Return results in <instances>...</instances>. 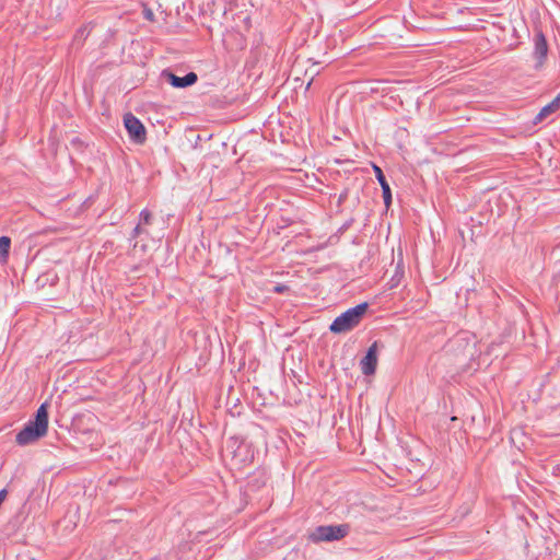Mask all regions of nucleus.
<instances>
[{
  "label": "nucleus",
  "instance_id": "nucleus-1",
  "mask_svg": "<svg viewBox=\"0 0 560 560\" xmlns=\"http://www.w3.org/2000/svg\"><path fill=\"white\" fill-rule=\"evenodd\" d=\"M369 304L360 303L337 316L329 326V330L334 334H343L355 328L363 319L368 312Z\"/></svg>",
  "mask_w": 560,
  "mask_h": 560
},
{
  "label": "nucleus",
  "instance_id": "nucleus-2",
  "mask_svg": "<svg viewBox=\"0 0 560 560\" xmlns=\"http://www.w3.org/2000/svg\"><path fill=\"white\" fill-rule=\"evenodd\" d=\"M350 532L349 524L320 525L315 527L307 536V539L314 544L323 541H336L345 538Z\"/></svg>",
  "mask_w": 560,
  "mask_h": 560
},
{
  "label": "nucleus",
  "instance_id": "nucleus-3",
  "mask_svg": "<svg viewBox=\"0 0 560 560\" xmlns=\"http://www.w3.org/2000/svg\"><path fill=\"white\" fill-rule=\"evenodd\" d=\"M124 125L129 139L136 144H143L147 141V130L144 125L132 113L124 116Z\"/></svg>",
  "mask_w": 560,
  "mask_h": 560
},
{
  "label": "nucleus",
  "instance_id": "nucleus-4",
  "mask_svg": "<svg viewBox=\"0 0 560 560\" xmlns=\"http://www.w3.org/2000/svg\"><path fill=\"white\" fill-rule=\"evenodd\" d=\"M161 78L168 82L173 88L185 89L194 85L198 81V75L195 72H188L184 77H178L171 70L165 69L161 73Z\"/></svg>",
  "mask_w": 560,
  "mask_h": 560
},
{
  "label": "nucleus",
  "instance_id": "nucleus-5",
  "mask_svg": "<svg viewBox=\"0 0 560 560\" xmlns=\"http://www.w3.org/2000/svg\"><path fill=\"white\" fill-rule=\"evenodd\" d=\"M377 341H374L360 361L361 371L364 375H373L377 366Z\"/></svg>",
  "mask_w": 560,
  "mask_h": 560
},
{
  "label": "nucleus",
  "instance_id": "nucleus-6",
  "mask_svg": "<svg viewBox=\"0 0 560 560\" xmlns=\"http://www.w3.org/2000/svg\"><path fill=\"white\" fill-rule=\"evenodd\" d=\"M548 54V44L546 36L542 32H537L534 35V57L537 60L536 68H540Z\"/></svg>",
  "mask_w": 560,
  "mask_h": 560
},
{
  "label": "nucleus",
  "instance_id": "nucleus-7",
  "mask_svg": "<svg viewBox=\"0 0 560 560\" xmlns=\"http://www.w3.org/2000/svg\"><path fill=\"white\" fill-rule=\"evenodd\" d=\"M372 168H373L375 177L382 188L384 203H385L386 208H389L392 205V190H390L389 184L387 183L386 177H385L382 168L378 165L373 163Z\"/></svg>",
  "mask_w": 560,
  "mask_h": 560
},
{
  "label": "nucleus",
  "instance_id": "nucleus-8",
  "mask_svg": "<svg viewBox=\"0 0 560 560\" xmlns=\"http://www.w3.org/2000/svg\"><path fill=\"white\" fill-rule=\"evenodd\" d=\"M15 441L21 446L35 442V419H28L25 428L16 434Z\"/></svg>",
  "mask_w": 560,
  "mask_h": 560
},
{
  "label": "nucleus",
  "instance_id": "nucleus-9",
  "mask_svg": "<svg viewBox=\"0 0 560 560\" xmlns=\"http://www.w3.org/2000/svg\"><path fill=\"white\" fill-rule=\"evenodd\" d=\"M48 428V404L43 402L37 408V440L46 435Z\"/></svg>",
  "mask_w": 560,
  "mask_h": 560
},
{
  "label": "nucleus",
  "instance_id": "nucleus-10",
  "mask_svg": "<svg viewBox=\"0 0 560 560\" xmlns=\"http://www.w3.org/2000/svg\"><path fill=\"white\" fill-rule=\"evenodd\" d=\"M559 106H560V98L557 97L556 100H553L552 102H550L549 104H547L546 106H544L540 109V112L536 115L534 122L535 124L541 122L549 115H551L552 113L558 110Z\"/></svg>",
  "mask_w": 560,
  "mask_h": 560
},
{
  "label": "nucleus",
  "instance_id": "nucleus-11",
  "mask_svg": "<svg viewBox=\"0 0 560 560\" xmlns=\"http://www.w3.org/2000/svg\"><path fill=\"white\" fill-rule=\"evenodd\" d=\"M59 278L55 271H48L37 277V288L45 287L46 284L54 285L58 282Z\"/></svg>",
  "mask_w": 560,
  "mask_h": 560
},
{
  "label": "nucleus",
  "instance_id": "nucleus-12",
  "mask_svg": "<svg viewBox=\"0 0 560 560\" xmlns=\"http://www.w3.org/2000/svg\"><path fill=\"white\" fill-rule=\"evenodd\" d=\"M11 246V238L8 236H0V260L7 261Z\"/></svg>",
  "mask_w": 560,
  "mask_h": 560
},
{
  "label": "nucleus",
  "instance_id": "nucleus-13",
  "mask_svg": "<svg viewBox=\"0 0 560 560\" xmlns=\"http://www.w3.org/2000/svg\"><path fill=\"white\" fill-rule=\"evenodd\" d=\"M242 444H243V441H241L236 436H232V438L229 439L226 447H228V450H230V448L232 450V453H233L234 457H237L238 456V452L242 448Z\"/></svg>",
  "mask_w": 560,
  "mask_h": 560
},
{
  "label": "nucleus",
  "instance_id": "nucleus-14",
  "mask_svg": "<svg viewBox=\"0 0 560 560\" xmlns=\"http://www.w3.org/2000/svg\"><path fill=\"white\" fill-rule=\"evenodd\" d=\"M151 221H152V213L149 210L143 209L139 215V224L149 225V224H151Z\"/></svg>",
  "mask_w": 560,
  "mask_h": 560
},
{
  "label": "nucleus",
  "instance_id": "nucleus-15",
  "mask_svg": "<svg viewBox=\"0 0 560 560\" xmlns=\"http://www.w3.org/2000/svg\"><path fill=\"white\" fill-rule=\"evenodd\" d=\"M144 233L148 234L147 230H144L142 225L138 223L131 233V238L139 237Z\"/></svg>",
  "mask_w": 560,
  "mask_h": 560
},
{
  "label": "nucleus",
  "instance_id": "nucleus-16",
  "mask_svg": "<svg viewBox=\"0 0 560 560\" xmlns=\"http://www.w3.org/2000/svg\"><path fill=\"white\" fill-rule=\"evenodd\" d=\"M290 290V288L285 284H281V283H278L273 289H272V292L275 293H278V294H283L285 292H288Z\"/></svg>",
  "mask_w": 560,
  "mask_h": 560
},
{
  "label": "nucleus",
  "instance_id": "nucleus-17",
  "mask_svg": "<svg viewBox=\"0 0 560 560\" xmlns=\"http://www.w3.org/2000/svg\"><path fill=\"white\" fill-rule=\"evenodd\" d=\"M147 248H148L147 244H139V242H136V243L133 244V250H135V252L140 250L141 253H145V252H147Z\"/></svg>",
  "mask_w": 560,
  "mask_h": 560
},
{
  "label": "nucleus",
  "instance_id": "nucleus-18",
  "mask_svg": "<svg viewBox=\"0 0 560 560\" xmlns=\"http://www.w3.org/2000/svg\"><path fill=\"white\" fill-rule=\"evenodd\" d=\"M144 16H145V19H148V20L152 21V20H153V13H152V11H151V10H147V11L144 12Z\"/></svg>",
  "mask_w": 560,
  "mask_h": 560
},
{
  "label": "nucleus",
  "instance_id": "nucleus-19",
  "mask_svg": "<svg viewBox=\"0 0 560 560\" xmlns=\"http://www.w3.org/2000/svg\"><path fill=\"white\" fill-rule=\"evenodd\" d=\"M347 198V192L339 196V202H342Z\"/></svg>",
  "mask_w": 560,
  "mask_h": 560
},
{
  "label": "nucleus",
  "instance_id": "nucleus-20",
  "mask_svg": "<svg viewBox=\"0 0 560 560\" xmlns=\"http://www.w3.org/2000/svg\"><path fill=\"white\" fill-rule=\"evenodd\" d=\"M236 36H240V40H241V48H242V47H243V42H244V39H243V37H242L240 34H236Z\"/></svg>",
  "mask_w": 560,
  "mask_h": 560
}]
</instances>
